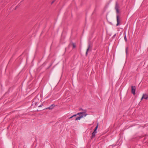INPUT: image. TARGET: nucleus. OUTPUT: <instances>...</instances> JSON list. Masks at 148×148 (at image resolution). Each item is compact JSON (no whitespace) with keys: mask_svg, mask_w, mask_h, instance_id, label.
<instances>
[{"mask_svg":"<svg viewBox=\"0 0 148 148\" xmlns=\"http://www.w3.org/2000/svg\"><path fill=\"white\" fill-rule=\"evenodd\" d=\"M119 5L117 3V2H116L115 4V9L116 11V20H117V23L116 25L117 26H118L120 23V21L119 20Z\"/></svg>","mask_w":148,"mask_h":148,"instance_id":"obj_1","label":"nucleus"},{"mask_svg":"<svg viewBox=\"0 0 148 148\" xmlns=\"http://www.w3.org/2000/svg\"><path fill=\"white\" fill-rule=\"evenodd\" d=\"M80 110H82V111H83V112H80L76 114L73 115V116L74 117L76 116L77 115H80L81 114H84V116H86L87 115V114H86V110H83L82 108H81L80 109Z\"/></svg>","mask_w":148,"mask_h":148,"instance_id":"obj_2","label":"nucleus"},{"mask_svg":"<svg viewBox=\"0 0 148 148\" xmlns=\"http://www.w3.org/2000/svg\"><path fill=\"white\" fill-rule=\"evenodd\" d=\"M131 88V92L134 95H135L136 94V87L135 86H132Z\"/></svg>","mask_w":148,"mask_h":148,"instance_id":"obj_3","label":"nucleus"},{"mask_svg":"<svg viewBox=\"0 0 148 148\" xmlns=\"http://www.w3.org/2000/svg\"><path fill=\"white\" fill-rule=\"evenodd\" d=\"M79 115V116L77 117L75 119V121L79 120L82 118L84 116V114H81Z\"/></svg>","mask_w":148,"mask_h":148,"instance_id":"obj_4","label":"nucleus"},{"mask_svg":"<svg viewBox=\"0 0 148 148\" xmlns=\"http://www.w3.org/2000/svg\"><path fill=\"white\" fill-rule=\"evenodd\" d=\"M55 106L54 104H52L49 107L47 108H45L46 109L52 110Z\"/></svg>","mask_w":148,"mask_h":148,"instance_id":"obj_5","label":"nucleus"},{"mask_svg":"<svg viewBox=\"0 0 148 148\" xmlns=\"http://www.w3.org/2000/svg\"><path fill=\"white\" fill-rule=\"evenodd\" d=\"M97 133V130H94L93 132L92 133V138L95 137V134Z\"/></svg>","mask_w":148,"mask_h":148,"instance_id":"obj_6","label":"nucleus"},{"mask_svg":"<svg viewBox=\"0 0 148 148\" xmlns=\"http://www.w3.org/2000/svg\"><path fill=\"white\" fill-rule=\"evenodd\" d=\"M143 96L144 97V99L146 100H147L148 98V95L146 94H143Z\"/></svg>","mask_w":148,"mask_h":148,"instance_id":"obj_7","label":"nucleus"},{"mask_svg":"<svg viewBox=\"0 0 148 148\" xmlns=\"http://www.w3.org/2000/svg\"><path fill=\"white\" fill-rule=\"evenodd\" d=\"M90 47V44L89 43L88 44V48L87 49V50H86V55L88 53V51H89V49Z\"/></svg>","mask_w":148,"mask_h":148,"instance_id":"obj_8","label":"nucleus"},{"mask_svg":"<svg viewBox=\"0 0 148 148\" xmlns=\"http://www.w3.org/2000/svg\"><path fill=\"white\" fill-rule=\"evenodd\" d=\"M128 49V47H126L125 48V52L126 54H127V51Z\"/></svg>","mask_w":148,"mask_h":148,"instance_id":"obj_9","label":"nucleus"},{"mask_svg":"<svg viewBox=\"0 0 148 148\" xmlns=\"http://www.w3.org/2000/svg\"><path fill=\"white\" fill-rule=\"evenodd\" d=\"M72 45L73 46V48H74L76 47V46L75 45V44L73 43H72Z\"/></svg>","mask_w":148,"mask_h":148,"instance_id":"obj_10","label":"nucleus"},{"mask_svg":"<svg viewBox=\"0 0 148 148\" xmlns=\"http://www.w3.org/2000/svg\"><path fill=\"white\" fill-rule=\"evenodd\" d=\"M98 123L97 124V125L95 127V129L94 130H97V129L98 128Z\"/></svg>","mask_w":148,"mask_h":148,"instance_id":"obj_11","label":"nucleus"},{"mask_svg":"<svg viewBox=\"0 0 148 148\" xmlns=\"http://www.w3.org/2000/svg\"><path fill=\"white\" fill-rule=\"evenodd\" d=\"M124 39H125V41L126 42H127V38H126V35H125V36L124 37Z\"/></svg>","mask_w":148,"mask_h":148,"instance_id":"obj_12","label":"nucleus"},{"mask_svg":"<svg viewBox=\"0 0 148 148\" xmlns=\"http://www.w3.org/2000/svg\"><path fill=\"white\" fill-rule=\"evenodd\" d=\"M73 118V119H74V117H73V115L72 116H71V117H70V118H69V119H71L72 118Z\"/></svg>","mask_w":148,"mask_h":148,"instance_id":"obj_13","label":"nucleus"},{"mask_svg":"<svg viewBox=\"0 0 148 148\" xmlns=\"http://www.w3.org/2000/svg\"><path fill=\"white\" fill-rule=\"evenodd\" d=\"M144 97H143V96H142V97L141 98V100L142 101L143 99H144Z\"/></svg>","mask_w":148,"mask_h":148,"instance_id":"obj_14","label":"nucleus"},{"mask_svg":"<svg viewBox=\"0 0 148 148\" xmlns=\"http://www.w3.org/2000/svg\"><path fill=\"white\" fill-rule=\"evenodd\" d=\"M55 2V0H53L52 2H51V4H52L54 2Z\"/></svg>","mask_w":148,"mask_h":148,"instance_id":"obj_15","label":"nucleus"},{"mask_svg":"<svg viewBox=\"0 0 148 148\" xmlns=\"http://www.w3.org/2000/svg\"><path fill=\"white\" fill-rule=\"evenodd\" d=\"M41 106V105H40V106H38V107H40Z\"/></svg>","mask_w":148,"mask_h":148,"instance_id":"obj_16","label":"nucleus"},{"mask_svg":"<svg viewBox=\"0 0 148 148\" xmlns=\"http://www.w3.org/2000/svg\"><path fill=\"white\" fill-rule=\"evenodd\" d=\"M116 35V34H115V35H114V36H115Z\"/></svg>","mask_w":148,"mask_h":148,"instance_id":"obj_17","label":"nucleus"}]
</instances>
